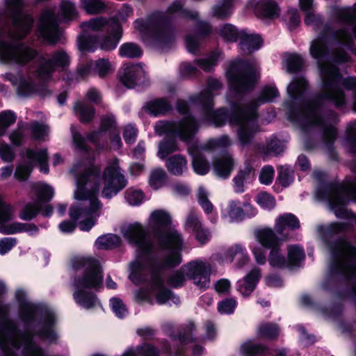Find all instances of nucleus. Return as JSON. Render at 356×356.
I'll return each instance as SVG.
<instances>
[{"label":"nucleus","mask_w":356,"mask_h":356,"mask_svg":"<svg viewBox=\"0 0 356 356\" xmlns=\"http://www.w3.org/2000/svg\"><path fill=\"white\" fill-rule=\"evenodd\" d=\"M226 77L229 90L237 99L229 101V108L223 106L214 110V102H211V97L207 98L205 103L195 104L201 110L204 120L215 127H222L227 122L231 125L240 123L246 106L241 99L252 92L261 74L252 60L240 58L230 63L226 71Z\"/></svg>","instance_id":"f257e3e1"},{"label":"nucleus","mask_w":356,"mask_h":356,"mask_svg":"<svg viewBox=\"0 0 356 356\" xmlns=\"http://www.w3.org/2000/svg\"><path fill=\"white\" fill-rule=\"evenodd\" d=\"M35 59L38 61L35 72L42 80L51 79L57 69L65 72L71 63L70 56L63 49L53 51L50 58H46L25 42L0 40L1 63L24 66Z\"/></svg>","instance_id":"f03ea898"},{"label":"nucleus","mask_w":356,"mask_h":356,"mask_svg":"<svg viewBox=\"0 0 356 356\" xmlns=\"http://www.w3.org/2000/svg\"><path fill=\"white\" fill-rule=\"evenodd\" d=\"M350 228L346 222H333L327 226L319 225L318 232L332 256L330 277L344 276L348 280L356 277V247L345 236L332 238Z\"/></svg>","instance_id":"7ed1b4c3"},{"label":"nucleus","mask_w":356,"mask_h":356,"mask_svg":"<svg viewBox=\"0 0 356 356\" xmlns=\"http://www.w3.org/2000/svg\"><path fill=\"white\" fill-rule=\"evenodd\" d=\"M15 296L19 305V317L26 326L31 325L36 316L41 317L38 323V328L33 330L32 335L30 337L24 335L25 343L30 339H33L34 336L49 344L56 343L59 335L56 330L57 318L54 312L44 305L28 301L23 289L16 290Z\"/></svg>","instance_id":"20e7f679"},{"label":"nucleus","mask_w":356,"mask_h":356,"mask_svg":"<svg viewBox=\"0 0 356 356\" xmlns=\"http://www.w3.org/2000/svg\"><path fill=\"white\" fill-rule=\"evenodd\" d=\"M179 14L184 19L196 20L199 17L197 12L184 8L179 0H175L168 7L165 13L156 11L149 15L144 28L149 31V38L152 44L158 48L164 49L170 47L174 41V33L171 26L170 15Z\"/></svg>","instance_id":"39448f33"},{"label":"nucleus","mask_w":356,"mask_h":356,"mask_svg":"<svg viewBox=\"0 0 356 356\" xmlns=\"http://www.w3.org/2000/svg\"><path fill=\"white\" fill-rule=\"evenodd\" d=\"M200 124L194 115L183 117L179 120H159L155 123L154 131L158 136L165 134L159 145V156L164 159L177 152V138L186 143H191L199 130Z\"/></svg>","instance_id":"423d86ee"},{"label":"nucleus","mask_w":356,"mask_h":356,"mask_svg":"<svg viewBox=\"0 0 356 356\" xmlns=\"http://www.w3.org/2000/svg\"><path fill=\"white\" fill-rule=\"evenodd\" d=\"M123 236L129 243L136 247L137 259L130 264L129 279L135 284L144 283L145 266L143 261L150 260L154 252L149 232L141 223L136 222L128 225Z\"/></svg>","instance_id":"0eeeda50"},{"label":"nucleus","mask_w":356,"mask_h":356,"mask_svg":"<svg viewBox=\"0 0 356 356\" xmlns=\"http://www.w3.org/2000/svg\"><path fill=\"white\" fill-rule=\"evenodd\" d=\"M323 89L330 90L337 99V103L343 107L346 105V95L343 88L356 91V77L344 78L338 68L327 69L319 66Z\"/></svg>","instance_id":"6e6552de"},{"label":"nucleus","mask_w":356,"mask_h":356,"mask_svg":"<svg viewBox=\"0 0 356 356\" xmlns=\"http://www.w3.org/2000/svg\"><path fill=\"white\" fill-rule=\"evenodd\" d=\"M343 189L342 184L324 183L318 191V198L327 201L337 218L352 219L355 218V214L346 208L349 201L346 194H341Z\"/></svg>","instance_id":"1a4fd4ad"},{"label":"nucleus","mask_w":356,"mask_h":356,"mask_svg":"<svg viewBox=\"0 0 356 356\" xmlns=\"http://www.w3.org/2000/svg\"><path fill=\"white\" fill-rule=\"evenodd\" d=\"M325 101L332 103L337 108H342L341 105L338 104L337 98L330 90L323 89L322 91L314 95L312 99L305 101L307 104L305 125L310 127L313 124H321L323 119L336 116L334 111H331L326 116L322 113L321 111Z\"/></svg>","instance_id":"9d476101"},{"label":"nucleus","mask_w":356,"mask_h":356,"mask_svg":"<svg viewBox=\"0 0 356 356\" xmlns=\"http://www.w3.org/2000/svg\"><path fill=\"white\" fill-rule=\"evenodd\" d=\"M258 105L254 102L246 104L244 108L245 114L241 117V120L238 126L237 137L243 147H247L252 144L256 134L260 131V127L257 123Z\"/></svg>","instance_id":"9b49d317"},{"label":"nucleus","mask_w":356,"mask_h":356,"mask_svg":"<svg viewBox=\"0 0 356 356\" xmlns=\"http://www.w3.org/2000/svg\"><path fill=\"white\" fill-rule=\"evenodd\" d=\"M309 88L308 81L302 76L295 77L288 86L287 92L292 99L286 102L288 118L291 121L298 122L302 118V108L298 102L305 100Z\"/></svg>","instance_id":"f8f14e48"},{"label":"nucleus","mask_w":356,"mask_h":356,"mask_svg":"<svg viewBox=\"0 0 356 356\" xmlns=\"http://www.w3.org/2000/svg\"><path fill=\"white\" fill-rule=\"evenodd\" d=\"M4 3L5 14L22 34V39L24 38L30 33L33 26V15L24 12V0H5Z\"/></svg>","instance_id":"ddd939ff"},{"label":"nucleus","mask_w":356,"mask_h":356,"mask_svg":"<svg viewBox=\"0 0 356 356\" xmlns=\"http://www.w3.org/2000/svg\"><path fill=\"white\" fill-rule=\"evenodd\" d=\"M101 178L103 187L100 195L106 200H111L116 196L128 184V181L121 172L120 167L115 164L106 165Z\"/></svg>","instance_id":"4468645a"},{"label":"nucleus","mask_w":356,"mask_h":356,"mask_svg":"<svg viewBox=\"0 0 356 356\" xmlns=\"http://www.w3.org/2000/svg\"><path fill=\"white\" fill-rule=\"evenodd\" d=\"M186 276L200 289L206 290L210 285L211 268L205 263L193 260L181 266Z\"/></svg>","instance_id":"2eb2a0df"},{"label":"nucleus","mask_w":356,"mask_h":356,"mask_svg":"<svg viewBox=\"0 0 356 356\" xmlns=\"http://www.w3.org/2000/svg\"><path fill=\"white\" fill-rule=\"evenodd\" d=\"M119 80L128 89H133L136 86L147 87L150 83L140 63L126 65L123 73L119 75Z\"/></svg>","instance_id":"dca6fc26"},{"label":"nucleus","mask_w":356,"mask_h":356,"mask_svg":"<svg viewBox=\"0 0 356 356\" xmlns=\"http://www.w3.org/2000/svg\"><path fill=\"white\" fill-rule=\"evenodd\" d=\"M102 270L98 260L92 261L91 265L85 268L83 275L75 277L74 280L75 288L87 289H98L102 286Z\"/></svg>","instance_id":"f3484780"},{"label":"nucleus","mask_w":356,"mask_h":356,"mask_svg":"<svg viewBox=\"0 0 356 356\" xmlns=\"http://www.w3.org/2000/svg\"><path fill=\"white\" fill-rule=\"evenodd\" d=\"M101 174V168L95 165L93 159H90L88 165L82 172L76 177L77 188L74 193V197L78 200H89L91 196V192L86 186L90 182L91 177L99 178Z\"/></svg>","instance_id":"a211bd4d"},{"label":"nucleus","mask_w":356,"mask_h":356,"mask_svg":"<svg viewBox=\"0 0 356 356\" xmlns=\"http://www.w3.org/2000/svg\"><path fill=\"white\" fill-rule=\"evenodd\" d=\"M185 229L193 234L195 240L201 246L207 244L212 238L211 230L204 226L200 219V214L195 210H191L188 214L185 222Z\"/></svg>","instance_id":"6ab92c4d"},{"label":"nucleus","mask_w":356,"mask_h":356,"mask_svg":"<svg viewBox=\"0 0 356 356\" xmlns=\"http://www.w3.org/2000/svg\"><path fill=\"white\" fill-rule=\"evenodd\" d=\"M327 33H330L334 40H337L346 34V31L343 29L334 30L330 26H325L323 30L320 39L314 41L310 47L311 55L318 62L325 60L330 54L329 47L324 42Z\"/></svg>","instance_id":"aec40b11"},{"label":"nucleus","mask_w":356,"mask_h":356,"mask_svg":"<svg viewBox=\"0 0 356 356\" xmlns=\"http://www.w3.org/2000/svg\"><path fill=\"white\" fill-rule=\"evenodd\" d=\"M123 35L122 26L114 19L111 21V29L106 34L98 35V49L104 51H111L116 49Z\"/></svg>","instance_id":"412c9836"},{"label":"nucleus","mask_w":356,"mask_h":356,"mask_svg":"<svg viewBox=\"0 0 356 356\" xmlns=\"http://www.w3.org/2000/svg\"><path fill=\"white\" fill-rule=\"evenodd\" d=\"M161 250L172 248L182 250L184 240L181 235L175 229H164L154 234Z\"/></svg>","instance_id":"4be33fe9"},{"label":"nucleus","mask_w":356,"mask_h":356,"mask_svg":"<svg viewBox=\"0 0 356 356\" xmlns=\"http://www.w3.org/2000/svg\"><path fill=\"white\" fill-rule=\"evenodd\" d=\"M51 29L58 31L57 16L53 10H44L42 11L39 19V30L42 34H45ZM49 38L53 43H56L60 39L59 33L51 34Z\"/></svg>","instance_id":"5701e85b"},{"label":"nucleus","mask_w":356,"mask_h":356,"mask_svg":"<svg viewBox=\"0 0 356 356\" xmlns=\"http://www.w3.org/2000/svg\"><path fill=\"white\" fill-rule=\"evenodd\" d=\"M10 306L0 299V330L8 339H13L20 332L16 323L9 318Z\"/></svg>","instance_id":"b1692460"},{"label":"nucleus","mask_w":356,"mask_h":356,"mask_svg":"<svg viewBox=\"0 0 356 356\" xmlns=\"http://www.w3.org/2000/svg\"><path fill=\"white\" fill-rule=\"evenodd\" d=\"M234 162L232 156L228 152H223L213 161V172L222 179H227L234 169Z\"/></svg>","instance_id":"393cba45"},{"label":"nucleus","mask_w":356,"mask_h":356,"mask_svg":"<svg viewBox=\"0 0 356 356\" xmlns=\"http://www.w3.org/2000/svg\"><path fill=\"white\" fill-rule=\"evenodd\" d=\"M150 116H163L173 111V106L167 97H157L147 102L143 107Z\"/></svg>","instance_id":"a878e982"},{"label":"nucleus","mask_w":356,"mask_h":356,"mask_svg":"<svg viewBox=\"0 0 356 356\" xmlns=\"http://www.w3.org/2000/svg\"><path fill=\"white\" fill-rule=\"evenodd\" d=\"M89 207H84L79 204H73L69 209V216L74 219H80L83 216H90L102 207V203L97 196H92L90 199Z\"/></svg>","instance_id":"bb28decb"},{"label":"nucleus","mask_w":356,"mask_h":356,"mask_svg":"<svg viewBox=\"0 0 356 356\" xmlns=\"http://www.w3.org/2000/svg\"><path fill=\"white\" fill-rule=\"evenodd\" d=\"M276 231L270 227L258 229L255 236L258 242L265 249L271 250L282 245L283 240L276 234Z\"/></svg>","instance_id":"cd10ccee"},{"label":"nucleus","mask_w":356,"mask_h":356,"mask_svg":"<svg viewBox=\"0 0 356 356\" xmlns=\"http://www.w3.org/2000/svg\"><path fill=\"white\" fill-rule=\"evenodd\" d=\"M238 47L241 51L250 55L259 49L263 45V39L259 34H248L245 30L241 31Z\"/></svg>","instance_id":"c85d7f7f"},{"label":"nucleus","mask_w":356,"mask_h":356,"mask_svg":"<svg viewBox=\"0 0 356 356\" xmlns=\"http://www.w3.org/2000/svg\"><path fill=\"white\" fill-rule=\"evenodd\" d=\"M254 169L249 161L244 163L243 168H241L236 175L233 178L234 191L242 193L245 191L244 183L249 182L254 179Z\"/></svg>","instance_id":"c756f323"},{"label":"nucleus","mask_w":356,"mask_h":356,"mask_svg":"<svg viewBox=\"0 0 356 356\" xmlns=\"http://www.w3.org/2000/svg\"><path fill=\"white\" fill-rule=\"evenodd\" d=\"M222 88V83L216 79H209L207 81V87L197 95H191L188 97L189 102L195 105L203 104L207 102V98L211 97V102H214L213 91L220 90Z\"/></svg>","instance_id":"7c9ffc66"},{"label":"nucleus","mask_w":356,"mask_h":356,"mask_svg":"<svg viewBox=\"0 0 356 356\" xmlns=\"http://www.w3.org/2000/svg\"><path fill=\"white\" fill-rule=\"evenodd\" d=\"M188 161L182 154H178L169 156L165 161V167L168 172L174 176H182L188 170Z\"/></svg>","instance_id":"2f4dec72"},{"label":"nucleus","mask_w":356,"mask_h":356,"mask_svg":"<svg viewBox=\"0 0 356 356\" xmlns=\"http://www.w3.org/2000/svg\"><path fill=\"white\" fill-rule=\"evenodd\" d=\"M152 229L154 234L166 229L172 224L170 214L165 210L158 209L154 211L150 216Z\"/></svg>","instance_id":"473e14b6"},{"label":"nucleus","mask_w":356,"mask_h":356,"mask_svg":"<svg viewBox=\"0 0 356 356\" xmlns=\"http://www.w3.org/2000/svg\"><path fill=\"white\" fill-rule=\"evenodd\" d=\"M300 227V221L296 216L291 213H286L280 216L275 221V230L277 234L283 236L286 228L296 230Z\"/></svg>","instance_id":"72a5a7b5"},{"label":"nucleus","mask_w":356,"mask_h":356,"mask_svg":"<svg viewBox=\"0 0 356 356\" xmlns=\"http://www.w3.org/2000/svg\"><path fill=\"white\" fill-rule=\"evenodd\" d=\"M330 118H326L323 120V122L321 124H313L311 127H319L322 131V138L323 142L327 146L328 148H333L334 143L338 136V129L336 127L331 124L327 119Z\"/></svg>","instance_id":"f704fd0d"},{"label":"nucleus","mask_w":356,"mask_h":356,"mask_svg":"<svg viewBox=\"0 0 356 356\" xmlns=\"http://www.w3.org/2000/svg\"><path fill=\"white\" fill-rule=\"evenodd\" d=\"M26 158L32 161H35L39 165L40 171L44 174L49 172V155L47 149H41L40 150H34L32 149H27L26 151Z\"/></svg>","instance_id":"c9c22d12"},{"label":"nucleus","mask_w":356,"mask_h":356,"mask_svg":"<svg viewBox=\"0 0 356 356\" xmlns=\"http://www.w3.org/2000/svg\"><path fill=\"white\" fill-rule=\"evenodd\" d=\"M77 46L81 53H93L98 49V35L83 32L77 38Z\"/></svg>","instance_id":"e433bc0d"},{"label":"nucleus","mask_w":356,"mask_h":356,"mask_svg":"<svg viewBox=\"0 0 356 356\" xmlns=\"http://www.w3.org/2000/svg\"><path fill=\"white\" fill-rule=\"evenodd\" d=\"M261 270L258 268L252 269L244 277L243 284L239 285V291L243 295L249 296L255 289L261 278Z\"/></svg>","instance_id":"4c0bfd02"},{"label":"nucleus","mask_w":356,"mask_h":356,"mask_svg":"<svg viewBox=\"0 0 356 356\" xmlns=\"http://www.w3.org/2000/svg\"><path fill=\"white\" fill-rule=\"evenodd\" d=\"M257 11L264 18L274 19L279 17L280 9L274 0H261L257 5Z\"/></svg>","instance_id":"58836bf2"},{"label":"nucleus","mask_w":356,"mask_h":356,"mask_svg":"<svg viewBox=\"0 0 356 356\" xmlns=\"http://www.w3.org/2000/svg\"><path fill=\"white\" fill-rule=\"evenodd\" d=\"M225 255L232 261L236 258V265L238 268H243L250 261L247 250L245 246L241 244H235L229 247L227 250Z\"/></svg>","instance_id":"ea45409f"},{"label":"nucleus","mask_w":356,"mask_h":356,"mask_svg":"<svg viewBox=\"0 0 356 356\" xmlns=\"http://www.w3.org/2000/svg\"><path fill=\"white\" fill-rule=\"evenodd\" d=\"M195 329V323L190 321L181 326L176 334H172L171 339L173 341H179L181 346H185L188 343H193L196 341V339L193 337Z\"/></svg>","instance_id":"a19ab883"},{"label":"nucleus","mask_w":356,"mask_h":356,"mask_svg":"<svg viewBox=\"0 0 356 356\" xmlns=\"http://www.w3.org/2000/svg\"><path fill=\"white\" fill-rule=\"evenodd\" d=\"M73 294L75 302L85 309H91L95 306L97 296L93 292H88L84 288H75Z\"/></svg>","instance_id":"79ce46f5"},{"label":"nucleus","mask_w":356,"mask_h":356,"mask_svg":"<svg viewBox=\"0 0 356 356\" xmlns=\"http://www.w3.org/2000/svg\"><path fill=\"white\" fill-rule=\"evenodd\" d=\"M305 258V251L298 245H290L287 247V269L299 266Z\"/></svg>","instance_id":"37998d69"},{"label":"nucleus","mask_w":356,"mask_h":356,"mask_svg":"<svg viewBox=\"0 0 356 356\" xmlns=\"http://www.w3.org/2000/svg\"><path fill=\"white\" fill-rule=\"evenodd\" d=\"M122 243L121 238L115 234H107L99 236L95 241L98 250H113Z\"/></svg>","instance_id":"c03bdc74"},{"label":"nucleus","mask_w":356,"mask_h":356,"mask_svg":"<svg viewBox=\"0 0 356 356\" xmlns=\"http://www.w3.org/2000/svg\"><path fill=\"white\" fill-rule=\"evenodd\" d=\"M143 54L142 48L132 42H124L119 48L118 56L127 58H140Z\"/></svg>","instance_id":"a18cd8bd"},{"label":"nucleus","mask_w":356,"mask_h":356,"mask_svg":"<svg viewBox=\"0 0 356 356\" xmlns=\"http://www.w3.org/2000/svg\"><path fill=\"white\" fill-rule=\"evenodd\" d=\"M268 262L270 267L275 269H287L286 257L282 252V246L270 250Z\"/></svg>","instance_id":"49530a36"},{"label":"nucleus","mask_w":356,"mask_h":356,"mask_svg":"<svg viewBox=\"0 0 356 356\" xmlns=\"http://www.w3.org/2000/svg\"><path fill=\"white\" fill-rule=\"evenodd\" d=\"M113 19L117 22H120L119 19L116 16L108 19L104 17H98L83 22L82 24V27H87L95 31H102L104 29L107 31L111 29V21Z\"/></svg>","instance_id":"de8ad7c7"},{"label":"nucleus","mask_w":356,"mask_h":356,"mask_svg":"<svg viewBox=\"0 0 356 356\" xmlns=\"http://www.w3.org/2000/svg\"><path fill=\"white\" fill-rule=\"evenodd\" d=\"M305 60L298 53H287L286 54V70L290 74L302 72L304 68Z\"/></svg>","instance_id":"09e8293b"},{"label":"nucleus","mask_w":356,"mask_h":356,"mask_svg":"<svg viewBox=\"0 0 356 356\" xmlns=\"http://www.w3.org/2000/svg\"><path fill=\"white\" fill-rule=\"evenodd\" d=\"M167 268L163 265L162 262H159L155 259L151 261L150 264V282L151 286H162L164 283L163 278V272Z\"/></svg>","instance_id":"8fccbe9b"},{"label":"nucleus","mask_w":356,"mask_h":356,"mask_svg":"<svg viewBox=\"0 0 356 356\" xmlns=\"http://www.w3.org/2000/svg\"><path fill=\"white\" fill-rule=\"evenodd\" d=\"M74 111L79 114L81 123L88 124L93 120L95 114V108L93 106L77 102L74 104Z\"/></svg>","instance_id":"3c124183"},{"label":"nucleus","mask_w":356,"mask_h":356,"mask_svg":"<svg viewBox=\"0 0 356 356\" xmlns=\"http://www.w3.org/2000/svg\"><path fill=\"white\" fill-rule=\"evenodd\" d=\"M59 15L62 22H68L75 19L77 12L75 5L68 0L61 1Z\"/></svg>","instance_id":"603ef678"},{"label":"nucleus","mask_w":356,"mask_h":356,"mask_svg":"<svg viewBox=\"0 0 356 356\" xmlns=\"http://www.w3.org/2000/svg\"><path fill=\"white\" fill-rule=\"evenodd\" d=\"M279 95V91L275 86L266 85L261 89L256 102H253L259 106L261 104L273 102Z\"/></svg>","instance_id":"864d4df0"},{"label":"nucleus","mask_w":356,"mask_h":356,"mask_svg":"<svg viewBox=\"0 0 356 356\" xmlns=\"http://www.w3.org/2000/svg\"><path fill=\"white\" fill-rule=\"evenodd\" d=\"M318 310L324 316L333 320H337L342 316L343 305L341 302H334L330 307H320Z\"/></svg>","instance_id":"5fc2aeb1"},{"label":"nucleus","mask_w":356,"mask_h":356,"mask_svg":"<svg viewBox=\"0 0 356 356\" xmlns=\"http://www.w3.org/2000/svg\"><path fill=\"white\" fill-rule=\"evenodd\" d=\"M169 253L163 257L161 262L167 269H172L177 267L182 262L181 250L177 248L168 250Z\"/></svg>","instance_id":"6e6d98bb"},{"label":"nucleus","mask_w":356,"mask_h":356,"mask_svg":"<svg viewBox=\"0 0 356 356\" xmlns=\"http://www.w3.org/2000/svg\"><path fill=\"white\" fill-rule=\"evenodd\" d=\"M72 144L75 149L81 153L88 154L92 148L87 144L86 138H85L79 131H76L74 127H71Z\"/></svg>","instance_id":"4d7b16f0"},{"label":"nucleus","mask_w":356,"mask_h":356,"mask_svg":"<svg viewBox=\"0 0 356 356\" xmlns=\"http://www.w3.org/2000/svg\"><path fill=\"white\" fill-rule=\"evenodd\" d=\"M37 204L42 205L49 202L54 195V190L52 186L47 184H42L35 191Z\"/></svg>","instance_id":"13d9d810"},{"label":"nucleus","mask_w":356,"mask_h":356,"mask_svg":"<svg viewBox=\"0 0 356 356\" xmlns=\"http://www.w3.org/2000/svg\"><path fill=\"white\" fill-rule=\"evenodd\" d=\"M218 34L225 42H236L241 37V31L232 24H224L219 30Z\"/></svg>","instance_id":"bf43d9fd"},{"label":"nucleus","mask_w":356,"mask_h":356,"mask_svg":"<svg viewBox=\"0 0 356 356\" xmlns=\"http://www.w3.org/2000/svg\"><path fill=\"white\" fill-rule=\"evenodd\" d=\"M258 334L261 338L276 340L280 334V328L275 323H266L259 327Z\"/></svg>","instance_id":"052dcab7"},{"label":"nucleus","mask_w":356,"mask_h":356,"mask_svg":"<svg viewBox=\"0 0 356 356\" xmlns=\"http://www.w3.org/2000/svg\"><path fill=\"white\" fill-rule=\"evenodd\" d=\"M82 8L90 15H97L104 12L106 6L102 0H81Z\"/></svg>","instance_id":"680f3d73"},{"label":"nucleus","mask_w":356,"mask_h":356,"mask_svg":"<svg viewBox=\"0 0 356 356\" xmlns=\"http://www.w3.org/2000/svg\"><path fill=\"white\" fill-rule=\"evenodd\" d=\"M241 351L245 356H262L268 353V348L262 343H244Z\"/></svg>","instance_id":"e2e57ef3"},{"label":"nucleus","mask_w":356,"mask_h":356,"mask_svg":"<svg viewBox=\"0 0 356 356\" xmlns=\"http://www.w3.org/2000/svg\"><path fill=\"white\" fill-rule=\"evenodd\" d=\"M93 73L103 79L107 76L111 70V65L108 58H100L92 60Z\"/></svg>","instance_id":"0e129e2a"},{"label":"nucleus","mask_w":356,"mask_h":356,"mask_svg":"<svg viewBox=\"0 0 356 356\" xmlns=\"http://www.w3.org/2000/svg\"><path fill=\"white\" fill-rule=\"evenodd\" d=\"M36 202L26 204L19 213V218L25 221L32 220L40 213L42 208Z\"/></svg>","instance_id":"69168bd1"},{"label":"nucleus","mask_w":356,"mask_h":356,"mask_svg":"<svg viewBox=\"0 0 356 356\" xmlns=\"http://www.w3.org/2000/svg\"><path fill=\"white\" fill-rule=\"evenodd\" d=\"M23 356H49L46 350L36 343L33 339H30L24 343L22 350Z\"/></svg>","instance_id":"338daca9"},{"label":"nucleus","mask_w":356,"mask_h":356,"mask_svg":"<svg viewBox=\"0 0 356 356\" xmlns=\"http://www.w3.org/2000/svg\"><path fill=\"white\" fill-rule=\"evenodd\" d=\"M192 167L194 172L199 175H205L210 170V164L204 156H196L192 159Z\"/></svg>","instance_id":"774afa93"}]
</instances>
